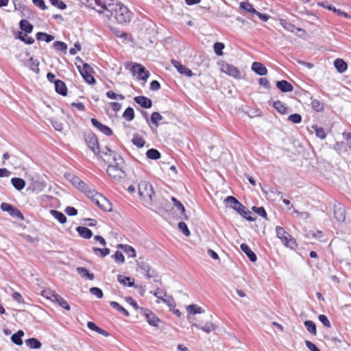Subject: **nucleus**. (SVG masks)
I'll return each instance as SVG.
<instances>
[{"label":"nucleus","instance_id":"obj_20","mask_svg":"<svg viewBox=\"0 0 351 351\" xmlns=\"http://www.w3.org/2000/svg\"><path fill=\"white\" fill-rule=\"evenodd\" d=\"M134 101L139 104L141 106L145 108H149L152 107V100L145 96H137L134 99Z\"/></svg>","mask_w":351,"mask_h":351},{"label":"nucleus","instance_id":"obj_47","mask_svg":"<svg viewBox=\"0 0 351 351\" xmlns=\"http://www.w3.org/2000/svg\"><path fill=\"white\" fill-rule=\"evenodd\" d=\"M281 24L283 26V27L287 31L294 32L295 30H297L299 32H304V29L299 28V27H295V25H293V24H291L290 23L285 21L284 23L281 22Z\"/></svg>","mask_w":351,"mask_h":351},{"label":"nucleus","instance_id":"obj_34","mask_svg":"<svg viewBox=\"0 0 351 351\" xmlns=\"http://www.w3.org/2000/svg\"><path fill=\"white\" fill-rule=\"evenodd\" d=\"M123 118L127 121H131L134 119V110L131 107H128L122 114Z\"/></svg>","mask_w":351,"mask_h":351},{"label":"nucleus","instance_id":"obj_2","mask_svg":"<svg viewBox=\"0 0 351 351\" xmlns=\"http://www.w3.org/2000/svg\"><path fill=\"white\" fill-rule=\"evenodd\" d=\"M107 8L108 16L113 17L117 23L125 24L130 22L131 13L123 4L119 2L108 3Z\"/></svg>","mask_w":351,"mask_h":351},{"label":"nucleus","instance_id":"obj_35","mask_svg":"<svg viewBox=\"0 0 351 351\" xmlns=\"http://www.w3.org/2000/svg\"><path fill=\"white\" fill-rule=\"evenodd\" d=\"M92 250L97 256L101 258H104L105 256H108L110 252V249L106 247L99 248L97 247H93Z\"/></svg>","mask_w":351,"mask_h":351},{"label":"nucleus","instance_id":"obj_32","mask_svg":"<svg viewBox=\"0 0 351 351\" xmlns=\"http://www.w3.org/2000/svg\"><path fill=\"white\" fill-rule=\"evenodd\" d=\"M25 344L30 349H39L42 346L40 341L36 338L26 339Z\"/></svg>","mask_w":351,"mask_h":351},{"label":"nucleus","instance_id":"obj_48","mask_svg":"<svg viewBox=\"0 0 351 351\" xmlns=\"http://www.w3.org/2000/svg\"><path fill=\"white\" fill-rule=\"evenodd\" d=\"M186 310L189 313L193 315L197 313H202L204 312V310L201 307L197 306L196 304L189 305L186 307Z\"/></svg>","mask_w":351,"mask_h":351},{"label":"nucleus","instance_id":"obj_16","mask_svg":"<svg viewBox=\"0 0 351 351\" xmlns=\"http://www.w3.org/2000/svg\"><path fill=\"white\" fill-rule=\"evenodd\" d=\"M171 63L181 75H184L189 77L193 75L192 71L186 66L182 64L180 61L173 59L171 60Z\"/></svg>","mask_w":351,"mask_h":351},{"label":"nucleus","instance_id":"obj_39","mask_svg":"<svg viewBox=\"0 0 351 351\" xmlns=\"http://www.w3.org/2000/svg\"><path fill=\"white\" fill-rule=\"evenodd\" d=\"M27 64L32 71L36 73H39V62L37 60L30 58Z\"/></svg>","mask_w":351,"mask_h":351},{"label":"nucleus","instance_id":"obj_26","mask_svg":"<svg viewBox=\"0 0 351 351\" xmlns=\"http://www.w3.org/2000/svg\"><path fill=\"white\" fill-rule=\"evenodd\" d=\"M80 191L83 192L92 202H93L95 199V198L100 194L95 189H90L86 184V188L84 189H81Z\"/></svg>","mask_w":351,"mask_h":351},{"label":"nucleus","instance_id":"obj_23","mask_svg":"<svg viewBox=\"0 0 351 351\" xmlns=\"http://www.w3.org/2000/svg\"><path fill=\"white\" fill-rule=\"evenodd\" d=\"M55 90L56 91V93H58V94L62 95V96H66L67 95V87L66 86V84L60 80H57L56 82H55Z\"/></svg>","mask_w":351,"mask_h":351},{"label":"nucleus","instance_id":"obj_50","mask_svg":"<svg viewBox=\"0 0 351 351\" xmlns=\"http://www.w3.org/2000/svg\"><path fill=\"white\" fill-rule=\"evenodd\" d=\"M311 107L316 112H321L324 110V104L318 99H313L311 101Z\"/></svg>","mask_w":351,"mask_h":351},{"label":"nucleus","instance_id":"obj_62","mask_svg":"<svg viewBox=\"0 0 351 351\" xmlns=\"http://www.w3.org/2000/svg\"><path fill=\"white\" fill-rule=\"evenodd\" d=\"M178 228L183 232V234L185 236L188 237L190 235V231H189L186 224L184 222H183V221L180 222L178 223Z\"/></svg>","mask_w":351,"mask_h":351},{"label":"nucleus","instance_id":"obj_43","mask_svg":"<svg viewBox=\"0 0 351 351\" xmlns=\"http://www.w3.org/2000/svg\"><path fill=\"white\" fill-rule=\"evenodd\" d=\"M304 326L306 330L313 335H317L316 324L311 320H306L304 322Z\"/></svg>","mask_w":351,"mask_h":351},{"label":"nucleus","instance_id":"obj_63","mask_svg":"<svg viewBox=\"0 0 351 351\" xmlns=\"http://www.w3.org/2000/svg\"><path fill=\"white\" fill-rule=\"evenodd\" d=\"M318 319H319V320L322 322V324L324 326H326L327 328H330L331 327L330 322V321L328 319L326 315H319V317H318Z\"/></svg>","mask_w":351,"mask_h":351},{"label":"nucleus","instance_id":"obj_52","mask_svg":"<svg viewBox=\"0 0 351 351\" xmlns=\"http://www.w3.org/2000/svg\"><path fill=\"white\" fill-rule=\"evenodd\" d=\"M118 280L120 283L124 285H128V287L134 286V282L131 281V278L129 277L119 275L118 276Z\"/></svg>","mask_w":351,"mask_h":351},{"label":"nucleus","instance_id":"obj_13","mask_svg":"<svg viewBox=\"0 0 351 351\" xmlns=\"http://www.w3.org/2000/svg\"><path fill=\"white\" fill-rule=\"evenodd\" d=\"M90 6L97 10L99 13H104L106 16H108V4L106 0H87Z\"/></svg>","mask_w":351,"mask_h":351},{"label":"nucleus","instance_id":"obj_57","mask_svg":"<svg viewBox=\"0 0 351 351\" xmlns=\"http://www.w3.org/2000/svg\"><path fill=\"white\" fill-rule=\"evenodd\" d=\"M224 45L222 43H216L214 44V51L218 56H221L223 54V49H224Z\"/></svg>","mask_w":351,"mask_h":351},{"label":"nucleus","instance_id":"obj_25","mask_svg":"<svg viewBox=\"0 0 351 351\" xmlns=\"http://www.w3.org/2000/svg\"><path fill=\"white\" fill-rule=\"evenodd\" d=\"M334 66L341 73H344L348 69L347 63L341 58H337L334 61Z\"/></svg>","mask_w":351,"mask_h":351},{"label":"nucleus","instance_id":"obj_46","mask_svg":"<svg viewBox=\"0 0 351 351\" xmlns=\"http://www.w3.org/2000/svg\"><path fill=\"white\" fill-rule=\"evenodd\" d=\"M53 47L58 50V51H60L64 53H66V50H67V45L66 43H64V42H62V41H55L53 43Z\"/></svg>","mask_w":351,"mask_h":351},{"label":"nucleus","instance_id":"obj_9","mask_svg":"<svg viewBox=\"0 0 351 351\" xmlns=\"http://www.w3.org/2000/svg\"><path fill=\"white\" fill-rule=\"evenodd\" d=\"M332 215L337 222H345L346 219L345 206L339 202H335L332 206Z\"/></svg>","mask_w":351,"mask_h":351},{"label":"nucleus","instance_id":"obj_19","mask_svg":"<svg viewBox=\"0 0 351 351\" xmlns=\"http://www.w3.org/2000/svg\"><path fill=\"white\" fill-rule=\"evenodd\" d=\"M146 311L147 312L145 313V316L149 324L155 327L158 326L159 324L161 322V320L157 317L156 314L152 311L148 310H146Z\"/></svg>","mask_w":351,"mask_h":351},{"label":"nucleus","instance_id":"obj_8","mask_svg":"<svg viewBox=\"0 0 351 351\" xmlns=\"http://www.w3.org/2000/svg\"><path fill=\"white\" fill-rule=\"evenodd\" d=\"M77 69L84 78V80L89 84H95L96 80L93 75V69L87 63L82 62V66H77Z\"/></svg>","mask_w":351,"mask_h":351},{"label":"nucleus","instance_id":"obj_44","mask_svg":"<svg viewBox=\"0 0 351 351\" xmlns=\"http://www.w3.org/2000/svg\"><path fill=\"white\" fill-rule=\"evenodd\" d=\"M110 304L112 308H114L117 309L118 311L122 313L125 316L128 317L130 315L129 312L124 307H123L121 305H120L118 302L112 301V302H110Z\"/></svg>","mask_w":351,"mask_h":351},{"label":"nucleus","instance_id":"obj_18","mask_svg":"<svg viewBox=\"0 0 351 351\" xmlns=\"http://www.w3.org/2000/svg\"><path fill=\"white\" fill-rule=\"evenodd\" d=\"M141 273L148 278H152L157 276L156 271L152 269L147 263L141 262L138 265Z\"/></svg>","mask_w":351,"mask_h":351},{"label":"nucleus","instance_id":"obj_49","mask_svg":"<svg viewBox=\"0 0 351 351\" xmlns=\"http://www.w3.org/2000/svg\"><path fill=\"white\" fill-rule=\"evenodd\" d=\"M171 200L173 202L174 206L176 207H177L181 211V214L184 215V219H187L188 217L185 215V208L183 206V204L179 200H178L176 197H173L171 198Z\"/></svg>","mask_w":351,"mask_h":351},{"label":"nucleus","instance_id":"obj_64","mask_svg":"<svg viewBox=\"0 0 351 351\" xmlns=\"http://www.w3.org/2000/svg\"><path fill=\"white\" fill-rule=\"evenodd\" d=\"M252 210L258 215H260L264 218L267 217V213L263 207L253 206Z\"/></svg>","mask_w":351,"mask_h":351},{"label":"nucleus","instance_id":"obj_54","mask_svg":"<svg viewBox=\"0 0 351 351\" xmlns=\"http://www.w3.org/2000/svg\"><path fill=\"white\" fill-rule=\"evenodd\" d=\"M11 184L18 191H22V178H12L11 179Z\"/></svg>","mask_w":351,"mask_h":351},{"label":"nucleus","instance_id":"obj_40","mask_svg":"<svg viewBox=\"0 0 351 351\" xmlns=\"http://www.w3.org/2000/svg\"><path fill=\"white\" fill-rule=\"evenodd\" d=\"M51 214L52 216L56 219L60 223H64L66 221V216L61 212L56 210H51Z\"/></svg>","mask_w":351,"mask_h":351},{"label":"nucleus","instance_id":"obj_6","mask_svg":"<svg viewBox=\"0 0 351 351\" xmlns=\"http://www.w3.org/2000/svg\"><path fill=\"white\" fill-rule=\"evenodd\" d=\"M84 141L88 148L95 154H100V147L98 138L95 134L91 131H88L84 134Z\"/></svg>","mask_w":351,"mask_h":351},{"label":"nucleus","instance_id":"obj_51","mask_svg":"<svg viewBox=\"0 0 351 351\" xmlns=\"http://www.w3.org/2000/svg\"><path fill=\"white\" fill-rule=\"evenodd\" d=\"M163 117H162V115L158 112H154L153 113H152L151 114V121H152V123L156 126V127H158V122L161 120H162Z\"/></svg>","mask_w":351,"mask_h":351},{"label":"nucleus","instance_id":"obj_28","mask_svg":"<svg viewBox=\"0 0 351 351\" xmlns=\"http://www.w3.org/2000/svg\"><path fill=\"white\" fill-rule=\"evenodd\" d=\"M117 248L121 249L125 253H126L130 257L134 258L136 256V250L134 248L128 245L119 244Z\"/></svg>","mask_w":351,"mask_h":351},{"label":"nucleus","instance_id":"obj_55","mask_svg":"<svg viewBox=\"0 0 351 351\" xmlns=\"http://www.w3.org/2000/svg\"><path fill=\"white\" fill-rule=\"evenodd\" d=\"M242 217L246 219L249 221H254L256 220L255 217H252V213L245 207L243 211L240 214Z\"/></svg>","mask_w":351,"mask_h":351},{"label":"nucleus","instance_id":"obj_14","mask_svg":"<svg viewBox=\"0 0 351 351\" xmlns=\"http://www.w3.org/2000/svg\"><path fill=\"white\" fill-rule=\"evenodd\" d=\"M224 202L226 204V207H229L234 209L239 214H241V213L243 211V209L245 207L233 196H228L225 199Z\"/></svg>","mask_w":351,"mask_h":351},{"label":"nucleus","instance_id":"obj_5","mask_svg":"<svg viewBox=\"0 0 351 351\" xmlns=\"http://www.w3.org/2000/svg\"><path fill=\"white\" fill-rule=\"evenodd\" d=\"M276 236L282 241L285 246L294 249L298 244L294 238L281 226L276 228Z\"/></svg>","mask_w":351,"mask_h":351},{"label":"nucleus","instance_id":"obj_33","mask_svg":"<svg viewBox=\"0 0 351 351\" xmlns=\"http://www.w3.org/2000/svg\"><path fill=\"white\" fill-rule=\"evenodd\" d=\"M77 271L82 278H87L90 280H93L94 279V274L93 273H90L85 267H77Z\"/></svg>","mask_w":351,"mask_h":351},{"label":"nucleus","instance_id":"obj_31","mask_svg":"<svg viewBox=\"0 0 351 351\" xmlns=\"http://www.w3.org/2000/svg\"><path fill=\"white\" fill-rule=\"evenodd\" d=\"M239 8L245 12L254 14L256 10L253 7L252 4L249 1H242L239 4Z\"/></svg>","mask_w":351,"mask_h":351},{"label":"nucleus","instance_id":"obj_29","mask_svg":"<svg viewBox=\"0 0 351 351\" xmlns=\"http://www.w3.org/2000/svg\"><path fill=\"white\" fill-rule=\"evenodd\" d=\"M87 326L89 329H90L91 330H93L104 337H109L110 336V334L106 331L105 330L99 328V326H97L94 322H88L87 323Z\"/></svg>","mask_w":351,"mask_h":351},{"label":"nucleus","instance_id":"obj_27","mask_svg":"<svg viewBox=\"0 0 351 351\" xmlns=\"http://www.w3.org/2000/svg\"><path fill=\"white\" fill-rule=\"evenodd\" d=\"M273 107L280 114H286L288 113V108L281 101L277 100L274 101Z\"/></svg>","mask_w":351,"mask_h":351},{"label":"nucleus","instance_id":"obj_41","mask_svg":"<svg viewBox=\"0 0 351 351\" xmlns=\"http://www.w3.org/2000/svg\"><path fill=\"white\" fill-rule=\"evenodd\" d=\"M132 142L134 145L140 148L143 147L145 144V139L138 134L134 135Z\"/></svg>","mask_w":351,"mask_h":351},{"label":"nucleus","instance_id":"obj_56","mask_svg":"<svg viewBox=\"0 0 351 351\" xmlns=\"http://www.w3.org/2000/svg\"><path fill=\"white\" fill-rule=\"evenodd\" d=\"M106 96L111 99H120L123 100L125 99V97L121 94H117L112 90H109L106 93Z\"/></svg>","mask_w":351,"mask_h":351},{"label":"nucleus","instance_id":"obj_10","mask_svg":"<svg viewBox=\"0 0 351 351\" xmlns=\"http://www.w3.org/2000/svg\"><path fill=\"white\" fill-rule=\"evenodd\" d=\"M0 209L3 212L8 213L12 218L22 219V212L11 204L2 202L0 205Z\"/></svg>","mask_w":351,"mask_h":351},{"label":"nucleus","instance_id":"obj_12","mask_svg":"<svg viewBox=\"0 0 351 351\" xmlns=\"http://www.w3.org/2000/svg\"><path fill=\"white\" fill-rule=\"evenodd\" d=\"M133 75H136L139 80L146 81L149 77V72L146 70L145 66L140 64L135 63L131 69Z\"/></svg>","mask_w":351,"mask_h":351},{"label":"nucleus","instance_id":"obj_3","mask_svg":"<svg viewBox=\"0 0 351 351\" xmlns=\"http://www.w3.org/2000/svg\"><path fill=\"white\" fill-rule=\"evenodd\" d=\"M26 180H23V188L27 184V191L31 192L39 193L43 191L46 187L44 181L40 180L37 175L32 176L30 174L25 176Z\"/></svg>","mask_w":351,"mask_h":351},{"label":"nucleus","instance_id":"obj_7","mask_svg":"<svg viewBox=\"0 0 351 351\" xmlns=\"http://www.w3.org/2000/svg\"><path fill=\"white\" fill-rule=\"evenodd\" d=\"M218 65L222 73L235 79H240L241 77V73L236 66L225 61H220L218 62Z\"/></svg>","mask_w":351,"mask_h":351},{"label":"nucleus","instance_id":"obj_45","mask_svg":"<svg viewBox=\"0 0 351 351\" xmlns=\"http://www.w3.org/2000/svg\"><path fill=\"white\" fill-rule=\"evenodd\" d=\"M146 155L148 158L153 160H157L160 158V153L156 149H148Z\"/></svg>","mask_w":351,"mask_h":351},{"label":"nucleus","instance_id":"obj_53","mask_svg":"<svg viewBox=\"0 0 351 351\" xmlns=\"http://www.w3.org/2000/svg\"><path fill=\"white\" fill-rule=\"evenodd\" d=\"M312 128L314 129L317 137L320 139H324L326 138V134L322 128H319L317 125H313Z\"/></svg>","mask_w":351,"mask_h":351},{"label":"nucleus","instance_id":"obj_11","mask_svg":"<svg viewBox=\"0 0 351 351\" xmlns=\"http://www.w3.org/2000/svg\"><path fill=\"white\" fill-rule=\"evenodd\" d=\"M95 199L93 202L101 210L105 212H110L112 210V205L110 202L101 193Z\"/></svg>","mask_w":351,"mask_h":351},{"label":"nucleus","instance_id":"obj_61","mask_svg":"<svg viewBox=\"0 0 351 351\" xmlns=\"http://www.w3.org/2000/svg\"><path fill=\"white\" fill-rule=\"evenodd\" d=\"M112 258L115 260L116 262L119 263H123L125 261L124 256L122 252L119 251H117L113 255Z\"/></svg>","mask_w":351,"mask_h":351},{"label":"nucleus","instance_id":"obj_21","mask_svg":"<svg viewBox=\"0 0 351 351\" xmlns=\"http://www.w3.org/2000/svg\"><path fill=\"white\" fill-rule=\"evenodd\" d=\"M252 70L259 75H265L267 73V68L258 62H254L252 63Z\"/></svg>","mask_w":351,"mask_h":351},{"label":"nucleus","instance_id":"obj_42","mask_svg":"<svg viewBox=\"0 0 351 351\" xmlns=\"http://www.w3.org/2000/svg\"><path fill=\"white\" fill-rule=\"evenodd\" d=\"M41 295L46 299L53 302L57 293L50 289H46L42 291Z\"/></svg>","mask_w":351,"mask_h":351},{"label":"nucleus","instance_id":"obj_17","mask_svg":"<svg viewBox=\"0 0 351 351\" xmlns=\"http://www.w3.org/2000/svg\"><path fill=\"white\" fill-rule=\"evenodd\" d=\"M90 122L95 128H96L99 132L103 133L104 135L110 136L113 134V132L111 128H110L108 126L106 125L102 124L97 119L92 118Z\"/></svg>","mask_w":351,"mask_h":351},{"label":"nucleus","instance_id":"obj_37","mask_svg":"<svg viewBox=\"0 0 351 351\" xmlns=\"http://www.w3.org/2000/svg\"><path fill=\"white\" fill-rule=\"evenodd\" d=\"M53 302L58 303L62 308L66 309V311H69L71 309L68 302L58 294L56 295Z\"/></svg>","mask_w":351,"mask_h":351},{"label":"nucleus","instance_id":"obj_4","mask_svg":"<svg viewBox=\"0 0 351 351\" xmlns=\"http://www.w3.org/2000/svg\"><path fill=\"white\" fill-rule=\"evenodd\" d=\"M154 191L152 186L146 181H141L138 184V195L141 200L145 203H151L153 199Z\"/></svg>","mask_w":351,"mask_h":351},{"label":"nucleus","instance_id":"obj_15","mask_svg":"<svg viewBox=\"0 0 351 351\" xmlns=\"http://www.w3.org/2000/svg\"><path fill=\"white\" fill-rule=\"evenodd\" d=\"M65 178L69 182H70L74 186H75L80 191L81 189H84L86 188V183L73 173H66Z\"/></svg>","mask_w":351,"mask_h":351},{"label":"nucleus","instance_id":"obj_38","mask_svg":"<svg viewBox=\"0 0 351 351\" xmlns=\"http://www.w3.org/2000/svg\"><path fill=\"white\" fill-rule=\"evenodd\" d=\"M36 36L38 40H45L47 43H49L54 40L53 36L45 32H38Z\"/></svg>","mask_w":351,"mask_h":351},{"label":"nucleus","instance_id":"obj_30","mask_svg":"<svg viewBox=\"0 0 351 351\" xmlns=\"http://www.w3.org/2000/svg\"><path fill=\"white\" fill-rule=\"evenodd\" d=\"M76 230L78 234L84 239H90L93 236L92 231L86 227L79 226Z\"/></svg>","mask_w":351,"mask_h":351},{"label":"nucleus","instance_id":"obj_24","mask_svg":"<svg viewBox=\"0 0 351 351\" xmlns=\"http://www.w3.org/2000/svg\"><path fill=\"white\" fill-rule=\"evenodd\" d=\"M241 249L242 251L247 255L248 258L252 262H255L257 260L256 255L255 253L251 250V248L248 246V245L245 243H242L241 245Z\"/></svg>","mask_w":351,"mask_h":351},{"label":"nucleus","instance_id":"obj_1","mask_svg":"<svg viewBox=\"0 0 351 351\" xmlns=\"http://www.w3.org/2000/svg\"><path fill=\"white\" fill-rule=\"evenodd\" d=\"M107 152L105 155L112 157L114 164L108 166L106 172L108 176L115 180H119L124 176V171L122 169V165L124 162L122 157L115 152L111 150L108 147H106Z\"/></svg>","mask_w":351,"mask_h":351},{"label":"nucleus","instance_id":"obj_60","mask_svg":"<svg viewBox=\"0 0 351 351\" xmlns=\"http://www.w3.org/2000/svg\"><path fill=\"white\" fill-rule=\"evenodd\" d=\"M51 5L60 9L64 10L66 8V5L60 0H49Z\"/></svg>","mask_w":351,"mask_h":351},{"label":"nucleus","instance_id":"obj_22","mask_svg":"<svg viewBox=\"0 0 351 351\" xmlns=\"http://www.w3.org/2000/svg\"><path fill=\"white\" fill-rule=\"evenodd\" d=\"M276 87L283 93L291 92L293 90L291 84L284 80L278 81L276 82Z\"/></svg>","mask_w":351,"mask_h":351},{"label":"nucleus","instance_id":"obj_58","mask_svg":"<svg viewBox=\"0 0 351 351\" xmlns=\"http://www.w3.org/2000/svg\"><path fill=\"white\" fill-rule=\"evenodd\" d=\"M154 295L160 300L162 301L163 302H166V300L165 299V297L166 296V293L160 289H157Z\"/></svg>","mask_w":351,"mask_h":351},{"label":"nucleus","instance_id":"obj_36","mask_svg":"<svg viewBox=\"0 0 351 351\" xmlns=\"http://www.w3.org/2000/svg\"><path fill=\"white\" fill-rule=\"evenodd\" d=\"M11 341L17 346H22V329L19 330L11 336Z\"/></svg>","mask_w":351,"mask_h":351},{"label":"nucleus","instance_id":"obj_59","mask_svg":"<svg viewBox=\"0 0 351 351\" xmlns=\"http://www.w3.org/2000/svg\"><path fill=\"white\" fill-rule=\"evenodd\" d=\"M288 120L293 123H300L302 121V117L299 114H292L288 117Z\"/></svg>","mask_w":351,"mask_h":351}]
</instances>
